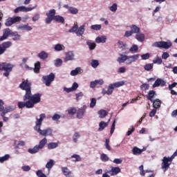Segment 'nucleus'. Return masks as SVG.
<instances>
[{"instance_id":"4468645a","label":"nucleus","mask_w":177,"mask_h":177,"mask_svg":"<svg viewBox=\"0 0 177 177\" xmlns=\"http://www.w3.org/2000/svg\"><path fill=\"white\" fill-rule=\"evenodd\" d=\"M35 8H26L25 6H19L15 9L14 12L18 13L19 12H28L32 11Z\"/></svg>"},{"instance_id":"13d9d810","label":"nucleus","mask_w":177,"mask_h":177,"mask_svg":"<svg viewBox=\"0 0 177 177\" xmlns=\"http://www.w3.org/2000/svg\"><path fill=\"white\" fill-rule=\"evenodd\" d=\"M140 88L143 91L149 90V84H143L140 86Z\"/></svg>"},{"instance_id":"0e129e2a","label":"nucleus","mask_w":177,"mask_h":177,"mask_svg":"<svg viewBox=\"0 0 177 177\" xmlns=\"http://www.w3.org/2000/svg\"><path fill=\"white\" fill-rule=\"evenodd\" d=\"M76 100H79L82 98L84 96V93L82 92H80L79 93L75 94Z\"/></svg>"},{"instance_id":"ea45409f","label":"nucleus","mask_w":177,"mask_h":177,"mask_svg":"<svg viewBox=\"0 0 177 177\" xmlns=\"http://www.w3.org/2000/svg\"><path fill=\"white\" fill-rule=\"evenodd\" d=\"M138 50H139V48H138V45H133L130 49H129V51L132 53H137L138 52Z\"/></svg>"},{"instance_id":"0eeeda50","label":"nucleus","mask_w":177,"mask_h":177,"mask_svg":"<svg viewBox=\"0 0 177 177\" xmlns=\"http://www.w3.org/2000/svg\"><path fill=\"white\" fill-rule=\"evenodd\" d=\"M55 74L53 73H50L48 75L43 76L42 81L46 86H50L52 82L55 80Z\"/></svg>"},{"instance_id":"dca6fc26","label":"nucleus","mask_w":177,"mask_h":177,"mask_svg":"<svg viewBox=\"0 0 177 177\" xmlns=\"http://www.w3.org/2000/svg\"><path fill=\"white\" fill-rule=\"evenodd\" d=\"M120 172H121V169L119 167H112L110 171L107 173L110 174L111 176L118 175Z\"/></svg>"},{"instance_id":"a19ab883","label":"nucleus","mask_w":177,"mask_h":177,"mask_svg":"<svg viewBox=\"0 0 177 177\" xmlns=\"http://www.w3.org/2000/svg\"><path fill=\"white\" fill-rule=\"evenodd\" d=\"M68 114L74 115L77 113V109L75 107H71L67 110Z\"/></svg>"},{"instance_id":"6ab92c4d","label":"nucleus","mask_w":177,"mask_h":177,"mask_svg":"<svg viewBox=\"0 0 177 177\" xmlns=\"http://www.w3.org/2000/svg\"><path fill=\"white\" fill-rule=\"evenodd\" d=\"M74 59V55L72 52H68L66 54V57L64 59V62H67L68 61H71Z\"/></svg>"},{"instance_id":"f257e3e1","label":"nucleus","mask_w":177,"mask_h":177,"mask_svg":"<svg viewBox=\"0 0 177 177\" xmlns=\"http://www.w3.org/2000/svg\"><path fill=\"white\" fill-rule=\"evenodd\" d=\"M31 86L32 83L29 82L28 80L23 81L19 84V87L21 90L25 91V95L23 96V100L26 102H19L17 103L19 109H23L24 107H26L27 109H32L35 107V104H37L41 102L42 94L35 93L32 95Z\"/></svg>"},{"instance_id":"e2e57ef3","label":"nucleus","mask_w":177,"mask_h":177,"mask_svg":"<svg viewBox=\"0 0 177 177\" xmlns=\"http://www.w3.org/2000/svg\"><path fill=\"white\" fill-rule=\"evenodd\" d=\"M61 118V115H59V114H54V115L52 117V120L54 121H57L58 120H59Z\"/></svg>"},{"instance_id":"cd10ccee","label":"nucleus","mask_w":177,"mask_h":177,"mask_svg":"<svg viewBox=\"0 0 177 177\" xmlns=\"http://www.w3.org/2000/svg\"><path fill=\"white\" fill-rule=\"evenodd\" d=\"M57 23H61V24H64L65 23V19L63 17H61L59 15H56L53 19Z\"/></svg>"},{"instance_id":"37998d69","label":"nucleus","mask_w":177,"mask_h":177,"mask_svg":"<svg viewBox=\"0 0 177 177\" xmlns=\"http://www.w3.org/2000/svg\"><path fill=\"white\" fill-rule=\"evenodd\" d=\"M68 12L72 15H77L79 12V10L73 7H70L68 8Z\"/></svg>"},{"instance_id":"774afa93","label":"nucleus","mask_w":177,"mask_h":177,"mask_svg":"<svg viewBox=\"0 0 177 177\" xmlns=\"http://www.w3.org/2000/svg\"><path fill=\"white\" fill-rule=\"evenodd\" d=\"M132 35H133V32H131V30H130V31H126L124 37H131Z\"/></svg>"},{"instance_id":"9d476101","label":"nucleus","mask_w":177,"mask_h":177,"mask_svg":"<svg viewBox=\"0 0 177 177\" xmlns=\"http://www.w3.org/2000/svg\"><path fill=\"white\" fill-rule=\"evenodd\" d=\"M12 46L11 41H6L0 44V56L3 55L7 50L8 48H10Z\"/></svg>"},{"instance_id":"4be33fe9","label":"nucleus","mask_w":177,"mask_h":177,"mask_svg":"<svg viewBox=\"0 0 177 177\" xmlns=\"http://www.w3.org/2000/svg\"><path fill=\"white\" fill-rule=\"evenodd\" d=\"M62 171L64 174V176H66V177H71V171H70V169L66 167H62Z\"/></svg>"},{"instance_id":"680f3d73","label":"nucleus","mask_w":177,"mask_h":177,"mask_svg":"<svg viewBox=\"0 0 177 177\" xmlns=\"http://www.w3.org/2000/svg\"><path fill=\"white\" fill-rule=\"evenodd\" d=\"M141 57H142V59L143 60L149 59L150 58V54L146 53V54L142 55Z\"/></svg>"},{"instance_id":"864d4df0","label":"nucleus","mask_w":177,"mask_h":177,"mask_svg":"<svg viewBox=\"0 0 177 177\" xmlns=\"http://www.w3.org/2000/svg\"><path fill=\"white\" fill-rule=\"evenodd\" d=\"M78 30V26L77 24H75L71 29L68 30L69 32H77Z\"/></svg>"},{"instance_id":"a878e982","label":"nucleus","mask_w":177,"mask_h":177,"mask_svg":"<svg viewBox=\"0 0 177 177\" xmlns=\"http://www.w3.org/2000/svg\"><path fill=\"white\" fill-rule=\"evenodd\" d=\"M106 40H107V38L106 36H101V37H98L95 39V42L97 44L106 43Z\"/></svg>"},{"instance_id":"09e8293b","label":"nucleus","mask_w":177,"mask_h":177,"mask_svg":"<svg viewBox=\"0 0 177 177\" xmlns=\"http://www.w3.org/2000/svg\"><path fill=\"white\" fill-rule=\"evenodd\" d=\"M153 63L157 64H162V59L160 57H157L153 60Z\"/></svg>"},{"instance_id":"1a4fd4ad","label":"nucleus","mask_w":177,"mask_h":177,"mask_svg":"<svg viewBox=\"0 0 177 177\" xmlns=\"http://www.w3.org/2000/svg\"><path fill=\"white\" fill-rule=\"evenodd\" d=\"M56 15V10L54 9L50 10L46 14L47 18L45 19V23L47 24H51L53 20L55 19Z\"/></svg>"},{"instance_id":"8fccbe9b","label":"nucleus","mask_w":177,"mask_h":177,"mask_svg":"<svg viewBox=\"0 0 177 177\" xmlns=\"http://www.w3.org/2000/svg\"><path fill=\"white\" fill-rule=\"evenodd\" d=\"M109 144H110V140L109 139H106L104 146H105V147L107 150L111 151V147L109 145Z\"/></svg>"},{"instance_id":"20e7f679","label":"nucleus","mask_w":177,"mask_h":177,"mask_svg":"<svg viewBox=\"0 0 177 177\" xmlns=\"http://www.w3.org/2000/svg\"><path fill=\"white\" fill-rule=\"evenodd\" d=\"M48 142L46 138H44L39 142V145H36L32 149H28V152L34 154L39 152V149H43Z\"/></svg>"},{"instance_id":"f3484780","label":"nucleus","mask_w":177,"mask_h":177,"mask_svg":"<svg viewBox=\"0 0 177 177\" xmlns=\"http://www.w3.org/2000/svg\"><path fill=\"white\" fill-rule=\"evenodd\" d=\"M17 30H27V31H30L32 30V28L29 26V24L26 25H19L17 26Z\"/></svg>"},{"instance_id":"4d7b16f0","label":"nucleus","mask_w":177,"mask_h":177,"mask_svg":"<svg viewBox=\"0 0 177 177\" xmlns=\"http://www.w3.org/2000/svg\"><path fill=\"white\" fill-rule=\"evenodd\" d=\"M102 28L101 25H93L91 26V29L94 30H100Z\"/></svg>"},{"instance_id":"603ef678","label":"nucleus","mask_w":177,"mask_h":177,"mask_svg":"<svg viewBox=\"0 0 177 177\" xmlns=\"http://www.w3.org/2000/svg\"><path fill=\"white\" fill-rule=\"evenodd\" d=\"M97 104V100L95 98H92L91 100V103H90V107L91 108H94Z\"/></svg>"},{"instance_id":"bf43d9fd","label":"nucleus","mask_w":177,"mask_h":177,"mask_svg":"<svg viewBox=\"0 0 177 177\" xmlns=\"http://www.w3.org/2000/svg\"><path fill=\"white\" fill-rule=\"evenodd\" d=\"M80 135L79 134L78 132H76L74 133L73 136V140L74 142H77V138H80Z\"/></svg>"},{"instance_id":"a18cd8bd","label":"nucleus","mask_w":177,"mask_h":177,"mask_svg":"<svg viewBox=\"0 0 177 177\" xmlns=\"http://www.w3.org/2000/svg\"><path fill=\"white\" fill-rule=\"evenodd\" d=\"M64 48H65V47L63 45H61L59 44H56L54 47V49L55 51H61L64 50Z\"/></svg>"},{"instance_id":"c756f323","label":"nucleus","mask_w":177,"mask_h":177,"mask_svg":"<svg viewBox=\"0 0 177 177\" xmlns=\"http://www.w3.org/2000/svg\"><path fill=\"white\" fill-rule=\"evenodd\" d=\"M13 111H14L13 108H12L11 106H7L3 109V111L1 113V115L3 116V115H6V113H10Z\"/></svg>"},{"instance_id":"2f4dec72","label":"nucleus","mask_w":177,"mask_h":177,"mask_svg":"<svg viewBox=\"0 0 177 177\" xmlns=\"http://www.w3.org/2000/svg\"><path fill=\"white\" fill-rule=\"evenodd\" d=\"M151 102H153V106L155 109H159L161 106V101L158 99L153 100Z\"/></svg>"},{"instance_id":"39448f33","label":"nucleus","mask_w":177,"mask_h":177,"mask_svg":"<svg viewBox=\"0 0 177 177\" xmlns=\"http://www.w3.org/2000/svg\"><path fill=\"white\" fill-rule=\"evenodd\" d=\"M171 46H172V43H171V41H156L152 44V47L165 49H169Z\"/></svg>"},{"instance_id":"7ed1b4c3","label":"nucleus","mask_w":177,"mask_h":177,"mask_svg":"<svg viewBox=\"0 0 177 177\" xmlns=\"http://www.w3.org/2000/svg\"><path fill=\"white\" fill-rule=\"evenodd\" d=\"M14 37L12 40L17 41L21 39V35L17 32H13L10 28H6L3 30V35L0 37V41H4L8 38V37Z\"/></svg>"},{"instance_id":"ddd939ff","label":"nucleus","mask_w":177,"mask_h":177,"mask_svg":"<svg viewBox=\"0 0 177 177\" xmlns=\"http://www.w3.org/2000/svg\"><path fill=\"white\" fill-rule=\"evenodd\" d=\"M140 58V54L127 56L126 64L128 65L131 64L133 62H136Z\"/></svg>"},{"instance_id":"f03ea898","label":"nucleus","mask_w":177,"mask_h":177,"mask_svg":"<svg viewBox=\"0 0 177 177\" xmlns=\"http://www.w3.org/2000/svg\"><path fill=\"white\" fill-rule=\"evenodd\" d=\"M46 115L45 113H41L39 115V118H36L35 126L33 127L39 135L43 136H53V129L50 128H47L46 129L41 130V127L42 125V122L46 118Z\"/></svg>"},{"instance_id":"6e6d98bb","label":"nucleus","mask_w":177,"mask_h":177,"mask_svg":"<svg viewBox=\"0 0 177 177\" xmlns=\"http://www.w3.org/2000/svg\"><path fill=\"white\" fill-rule=\"evenodd\" d=\"M115 124H116V120H114V121L113 122V124L111 125V131H110L111 134H113L114 133L115 129Z\"/></svg>"},{"instance_id":"79ce46f5","label":"nucleus","mask_w":177,"mask_h":177,"mask_svg":"<svg viewBox=\"0 0 177 177\" xmlns=\"http://www.w3.org/2000/svg\"><path fill=\"white\" fill-rule=\"evenodd\" d=\"M86 45L88 46L89 50H93L96 48V44L91 41H86Z\"/></svg>"},{"instance_id":"69168bd1","label":"nucleus","mask_w":177,"mask_h":177,"mask_svg":"<svg viewBox=\"0 0 177 177\" xmlns=\"http://www.w3.org/2000/svg\"><path fill=\"white\" fill-rule=\"evenodd\" d=\"M39 18H40V15L39 14H36L32 18V21L34 22L37 21L39 19Z\"/></svg>"},{"instance_id":"c85d7f7f","label":"nucleus","mask_w":177,"mask_h":177,"mask_svg":"<svg viewBox=\"0 0 177 177\" xmlns=\"http://www.w3.org/2000/svg\"><path fill=\"white\" fill-rule=\"evenodd\" d=\"M81 72H82V68L80 67H77L75 70L71 71L70 75L71 76H76L79 73H81Z\"/></svg>"},{"instance_id":"58836bf2","label":"nucleus","mask_w":177,"mask_h":177,"mask_svg":"<svg viewBox=\"0 0 177 177\" xmlns=\"http://www.w3.org/2000/svg\"><path fill=\"white\" fill-rule=\"evenodd\" d=\"M59 146L57 142H50L47 145L48 149H53Z\"/></svg>"},{"instance_id":"7c9ffc66","label":"nucleus","mask_w":177,"mask_h":177,"mask_svg":"<svg viewBox=\"0 0 177 177\" xmlns=\"http://www.w3.org/2000/svg\"><path fill=\"white\" fill-rule=\"evenodd\" d=\"M71 158H75V159L71 160V161L73 162H77L82 161V158L78 154H73L71 156Z\"/></svg>"},{"instance_id":"5701e85b","label":"nucleus","mask_w":177,"mask_h":177,"mask_svg":"<svg viewBox=\"0 0 177 177\" xmlns=\"http://www.w3.org/2000/svg\"><path fill=\"white\" fill-rule=\"evenodd\" d=\"M146 150V149H140L138 147H135L132 149V152L134 155H140L142 153V152Z\"/></svg>"},{"instance_id":"bb28decb","label":"nucleus","mask_w":177,"mask_h":177,"mask_svg":"<svg viewBox=\"0 0 177 177\" xmlns=\"http://www.w3.org/2000/svg\"><path fill=\"white\" fill-rule=\"evenodd\" d=\"M38 57L40 59H46L48 57V54L46 53L45 51H41L38 54Z\"/></svg>"},{"instance_id":"412c9836","label":"nucleus","mask_w":177,"mask_h":177,"mask_svg":"<svg viewBox=\"0 0 177 177\" xmlns=\"http://www.w3.org/2000/svg\"><path fill=\"white\" fill-rule=\"evenodd\" d=\"M55 162L53 159L49 160V161L46 165V168H47L48 173H50V169L55 165Z\"/></svg>"},{"instance_id":"338daca9","label":"nucleus","mask_w":177,"mask_h":177,"mask_svg":"<svg viewBox=\"0 0 177 177\" xmlns=\"http://www.w3.org/2000/svg\"><path fill=\"white\" fill-rule=\"evenodd\" d=\"M122 162H123V160L120 158H115L113 160V162H114L115 164H117V165L121 164V163H122Z\"/></svg>"},{"instance_id":"de8ad7c7","label":"nucleus","mask_w":177,"mask_h":177,"mask_svg":"<svg viewBox=\"0 0 177 177\" xmlns=\"http://www.w3.org/2000/svg\"><path fill=\"white\" fill-rule=\"evenodd\" d=\"M114 91L113 87L112 86L111 84H109V87H108V90L106 91V93L109 95L113 94Z\"/></svg>"},{"instance_id":"aec40b11","label":"nucleus","mask_w":177,"mask_h":177,"mask_svg":"<svg viewBox=\"0 0 177 177\" xmlns=\"http://www.w3.org/2000/svg\"><path fill=\"white\" fill-rule=\"evenodd\" d=\"M156 92L155 91H149L147 95V99L151 101V102H153V98L156 95Z\"/></svg>"},{"instance_id":"49530a36","label":"nucleus","mask_w":177,"mask_h":177,"mask_svg":"<svg viewBox=\"0 0 177 177\" xmlns=\"http://www.w3.org/2000/svg\"><path fill=\"white\" fill-rule=\"evenodd\" d=\"M153 68V64H147L144 66V69L147 71H150Z\"/></svg>"},{"instance_id":"f704fd0d","label":"nucleus","mask_w":177,"mask_h":177,"mask_svg":"<svg viewBox=\"0 0 177 177\" xmlns=\"http://www.w3.org/2000/svg\"><path fill=\"white\" fill-rule=\"evenodd\" d=\"M109 124V122H105L104 121H102L100 122L99 124V129L98 131H101L102 130H104Z\"/></svg>"},{"instance_id":"a211bd4d","label":"nucleus","mask_w":177,"mask_h":177,"mask_svg":"<svg viewBox=\"0 0 177 177\" xmlns=\"http://www.w3.org/2000/svg\"><path fill=\"white\" fill-rule=\"evenodd\" d=\"M131 31L132 32V34H138L140 32L141 30L139 27H138L136 25H132L129 26Z\"/></svg>"},{"instance_id":"6e6552de","label":"nucleus","mask_w":177,"mask_h":177,"mask_svg":"<svg viewBox=\"0 0 177 177\" xmlns=\"http://www.w3.org/2000/svg\"><path fill=\"white\" fill-rule=\"evenodd\" d=\"M13 68H14L13 65L3 62L2 71H4L5 73H3V75L6 77H8L10 74V72L12 71Z\"/></svg>"},{"instance_id":"c9c22d12","label":"nucleus","mask_w":177,"mask_h":177,"mask_svg":"<svg viewBox=\"0 0 177 177\" xmlns=\"http://www.w3.org/2000/svg\"><path fill=\"white\" fill-rule=\"evenodd\" d=\"M26 142L24 141H19L17 143V140L14 141L15 149H19V146H24Z\"/></svg>"},{"instance_id":"9b49d317","label":"nucleus","mask_w":177,"mask_h":177,"mask_svg":"<svg viewBox=\"0 0 177 177\" xmlns=\"http://www.w3.org/2000/svg\"><path fill=\"white\" fill-rule=\"evenodd\" d=\"M171 163L169 162L167 157L165 156L162 160L161 168L164 172L167 171L170 167Z\"/></svg>"},{"instance_id":"052dcab7","label":"nucleus","mask_w":177,"mask_h":177,"mask_svg":"<svg viewBox=\"0 0 177 177\" xmlns=\"http://www.w3.org/2000/svg\"><path fill=\"white\" fill-rule=\"evenodd\" d=\"M118 10V5L116 3H114L112 5V6L110 7V10L112 12H116Z\"/></svg>"},{"instance_id":"c03bdc74","label":"nucleus","mask_w":177,"mask_h":177,"mask_svg":"<svg viewBox=\"0 0 177 177\" xmlns=\"http://www.w3.org/2000/svg\"><path fill=\"white\" fill-rule=\"evenodd\" d=\"M100 160L102 162H108L109 160V157L105 153H102L100 155Z\"/></svg>"},{"instance_id":"b1692460","label":"nucleus","mask_w":177,"mask_h":177,"mask_svg":"<svg viewBox=\"0 0 177 177\" xmlns=\"http://www.w3.org/2000/svg\"><path fill=\"white\" fill-rule=\"evenodd\" d=\"M120 57L118 58L117 62L120 64L124 63L126 61L127 62L128 56L120 54Z\"/></svg>"},{"instance_id":"4c0bfd02","label":"nucleus","mask_w":177,"mask_h":177,"mask_svg":"<svg viewBox=\"0 0 177 177\" xmlns=\"http://www.w3.org/2000/svg\"><path fill=\"white\" fill-rule=\"evenodd\" d=\"M41 68V63L37 62L35 64L34 72L35 73H39Z\"/></svg>"},{"instance_id":"5fc2aeb1","label":"nucleus","mask_w":177,"mask_h":177,"mask_svg":"<svg viewBox=\"0 0 177 177\" xmlns=\"http://www.w3.org/2000/svg\"><path fill=\"white\" fill-rule=\"evenodd\" d=\"M100 65V63L97 60H93L91 62V66L93 68H96Z\"/></svg>"},{"instance_id":"393cba45","label":"nucleus","mask_w":177,"mask_h":177,"mask_svg":"<svg viewBox=\"0 0 177 177\" xmlns=\"http://www.w3.org/2000/svg\"><path fill=\"white\" fill-rule=\"evenodd\" d=\"M135 38L140 42H143L145 39V35L143 33H138L136 35Z\"/></svg>"},{"instance_id":"f8f14e48","label":"nucleus","mask_w":177,"mask_h":177,"mask_svg":"<svg viewBox=\"0 0 177 177\" xmlns=\"http://www.w3.org/2000/svg\"><path fill=\"white\" fill-rule=\"evenodd\" d=\"M86 109H87V106L84 105L82 109H77V111H76V113H77L76 117L79 119L83 118L86 113Z\"/></svg>"},{"instance_id":"473e14b6","label":"nucleus","mask_w":177,"mask_h":177,"mask_svg":"<svg viewBox=\"0 0 177 177\" xmlns=\"http://www.w3.org/2000/svg\"><path fill=\"white\" fill-rule=\"evenodd\" d=\"M125 84V82L124 81H120V82H117L114 84H111V85L113 87V88H119L120 86H122Z\"/></svg>"},{"instance_id":"3c124183","label":"nucleus","mask_w":177,"mask_h":177,"mask_svg":"<svg viewBox=\"0 0 177 177\" xmlns=\"http://www.w3.org/2000/svg\"><path fill=\"white\" fill-rule=\"evenodd\" d=\"M10 158V155L6 154L4 156L0 157V162H3L4 161L8 160Z\"/></svg>"},{"instance_id":"423d86ee","label":"nucleus","mask_w":177,"mask_h":177,"mask_svg":"<svg viewBox=\"0 0 177 177\" xmlns=\"http://www.w3.org/2000/svg\"><path fill=\"white\" fill-rule=\"evenodd\" d=\"M21 21V17H8L4 25L6 27H10L11 26H12L13 24L19 22Z\"/></svg>"},{"instance_id":"e433bc0d","label":"nucleus","mask_w":177,"mask_h":177,"mask_svg":"<svg viewBox=\"0 0 177 177\" xmlns=\"http://www.w3.org/2000/svg\"><path fill=\"white\" fill-rule=\"evenodd\" d=\"M98 114L100 118H104L106 117V115H108V112L104 109H102L98 111Z\"/></svg>"},{"instance_id":"2eb2a0df","label":"nucleus","mask_w":177,"mask_h":177,"mask_svg":"<svg viewBox=\"0 0 177 177\" xmlns=\"http://www.w3.org/2000/svg\"><path fill=\"white\" fill-rule=\"evenodd\" d=\"M166 84H167L166 82H165L162 79H157L155 81L154 84H153L152 87L154 88L158 87L160 86H166Z\"/></svg>"},{"instance_id":"72a5a7b5","label":"nucleus","mask_w":177,"mask_h":177,"mask_svg":"<svg viewBox=\"0 0 177 177\" xmlns=\"http://www.w3.org/2000/svg\"><path fill=\"white\" fill-rule=\"evenodd\" d=\"M84 31H85V26H80V27L77 29V32H76V35H77V36H82V35H84Z\"/></svg>"}]
</instances>
